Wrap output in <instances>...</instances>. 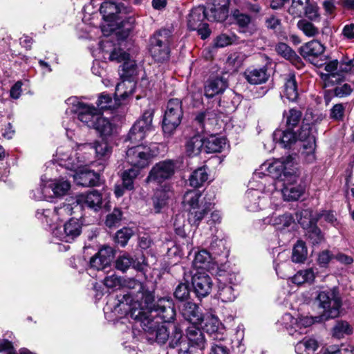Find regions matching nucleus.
Wrapping results in <instances>:
<instances>
[{
	"label": "nucleus",
	"instance_id": "1",
	"mask_svg": "<svg viewBox=\"0 0 354 354\" xmlns=\"http://www.w3.org/2000/svg\"><path fill=\"white\" fill-rule=\"evenodd\" d=\"M124 286L130 290L129 292L120 294L114 299L117 300L113 308L111 307L112 297L107 301V308L114 312H118L119 308L123 309L125 313H129L132 317V312L134 309H140L142 306L148 307L153 301V295L151 292L145 289L142 283L133 279L129 278L124 281Z\"/></svg>",
	"mask_w": 354,
	"mask_h": 354
},
{
	"label": "nucleus",
	"instance_id": "2",
	"mask_svg": "<svg viewBox=\"0 0 354 354\" xmlns=\"http://www.w3.org/2000/svg\"><path fill=\"white\" fill-rule=\"evenodd\" d=\"M152 303L148 307L142 306L132 312V317L140 322L143 330H151L158 323L171 322L175 318L176 311L171 299L163 297L156 304L152 305Z\"/></svg>",
	"mask_w": 354,
	"mask_h": 354
},
{
	"label": "nucleus",
	"instance_id": "3",
	"mask_svg": "<svg viewBox=\"0 0 354 354\" xmlns=\"http://www.w3.org/2000/svg\"><path fill=\"white\" fill-rule=\"evenodd\" d=\"M297 171L295 157L292 155L273 161H266L254 172L251 184L254 185V183L263 181V178L269 177L273 180L277 190L279 187L278 184L286 180L288 178H295Z\"/></svg>",
	"mask_w": 354,
	"mask_h": 354
},
{
	"label": "nucleus",
	"instance_id": "4",
	"mask_svg": "<svg viewBox=\"0 0 354 354\" xmlns=\"http://www.w3.org/2000/svg\"><path fill=\"white\" fill-rule=\"evenodd\" d=\"M68 104L73 105L71 112H74L77 120L88 128L95 129L101 136L111 135L113 126L111 122L102 116L101 111L92 104L79 101L76 97L67 100Z\"/></svg>",
	"mask_w": 354,
	"mask_h": 354
},
{
	"label": "nucleus",
	"instance_id": "5",
	"mask_svg": "<svg viewBox=\"0 0 354 354\" xmlns=\"http://www.w3.org/2000/svg\"><path fill=\"white\" fill-rule=\"evenodd\" d=\"M252 180L250 182L251 188L245 193V207L248 211L255 212L264 209L268 204V201L270 205H273L271 197L280 194L273 184V180L266 177L263 178V181L254 183V185H252Z\"/></svg>",
	"mask_w": 354,
	"mask_h": 354
},
{
	"label": "nucleus",
	"instance_id": "6",
	"mask_svg": "<svg viewBox=\"0 0 354 354\" xmlns=\"http://www.w3.org/2000/svg\"><path fill=\"white\" fill-rule=\"evenodd\" d=\"M201 193L198 190H189L183 196V205L188 212V221L192 225L198 226L205 216L211 211L214 203L205 201L200 203Z\"/></svg>",
	"mask_w": 354,
	"mask_h": 354
},
{
	"label": "nucleus",
	"instance_id": "7",
	"mask_svg": "<svg viewBox=\"0 0 354 354\" xmlns=\"http://www.w3.org/2000/svg\"><path fill=\"white\" fill-rule=\"evenodd\" d=\"M99 46L103 52L109 53V60L117 62H123V64L120 66L119 70L121 80L134 81L137 75V65L134 60L130 59L129 54L120 48L116 47L109 51L107 48L113 47V44L111 41L108 39L101 41Z\"/></svg>",
	"mask_w": 354,
	"mask_h": 354
},
{
	"label": "nucleus",
	"instance_id": "8",
	"mask_svg": "<svg viewBox=\"0 0 354 354\" xmlns=\"http://www.w3.org/2000/svg\"><path fill=\"white\" fill-rule=\"evenodd\" d=\"M73 213L74 207L71 204L62 203L53 208L38 209L35 216L42 226L50 230L53 235V230L55 227H59V223Z\"/></svg>",
	"mask_w": 354,
	"mask_h": 354
},
{
	"label": "nucleus",
	"instance_id": "9",
	"mask_svg": "<svg viewBox=\"0 0 354 354\" xmlns=\"http://www.w3.org/2000/svg\"><path fill=\"white\" fill-rule=\"evenodd\" d=\"M171 32L168 29L155 32L149 38L148 50L152 58L158 62H164L170 56Z\"/></svg>",
	"mask_w": 354,
	"mask_h": 354
},
{
	"label": "nucleus",
	"instance_id": "10",
	"mask_svg": "<svg viewBox=\"0 0 354 354\" xmlns=\"http://www.w3.org/2000/svg\"><path fill=\"white\" fill-rule=\"evenodd\" d=\"M315 299L318 302V306L322 309L321 320H328L339 315L342 300L335 288L320 291Z\"/></svg>",
	"mask_w": 354,
	"mask_h": 354
},
{
	"label": "nucleus",
	"instance_id": "11",
	"mask_svg": "<svg viewBox=\"0 0 354 354\" xmlns=\"http://www.w3.org/2000/svg\"><path fill=\"white\" fill-rule=\"evenodd\" d=\"M183 115L182 102L177 98L170 99L167 104L162 125L165 135L171 136L175 131Z\"/></svg>",
	"mask_w": 354,
	"mask_h": 354
},
{
	"label": "nucleus",
	"instance_id": "12",
	"mask_svg": "<svg viewBox=\"0 0 354 354\" xmlns=\"http://www.w3.org/2000/svg\"><path fill=\"white\" fill-rule=\"evenodd\" d=\"M100 12L105 21L120 25L123 24L124 15L131 12V8L126 2L106 1L101 4Z\"/></svg>",
	"mask_w": 354,
	"mask_h": 354
},
{
	"label": "nucleus",
	"instance_id": "13",
	"mask_svg": "<svg viewBox=\"0 0 354 354\" xmlns=\"http://www.w3.org/2000/svg\"><path fill=\"white\" fill-rule=\"evenodd\" d=\"M153 109L149 108L145 110L140 118L131 128L124 141H129L132 144H137L142 141L146 137L147 133L153 130Z\"/></svg>",
	"mask_w": 354,
	"mask_h": 354
},
{
	"label": "nucleus",
	"instance_id": "14",
	"mask_svg": "<svg viewBox=\"0 0 354 354\" xmlns=\"http://www.w3.org/2000/svg\"><path fill=\"white\" fill-rule=\"evenodd\" d=\"M319 317L301 316L295 318L291 314L286 313L281 317V324L290 335H301L306 333V328L315 322H322Z\"/></svg>",
	"mask_w": 354,
	"mask_h": 354
},
{
	"label": "nucleus",
	"instance_id": "15",
	"mask_svg": "<svg viewBox=\"0 0 354 354\" xmlns=\"http://www.w3.org/2000/svg\"><path fill=\"white\" fill-rule=\"evenodd\" d=\"M299 174L298 171L295 172V178H288L286 180H283L281 183V188L277 191L279 192V195H273L271 199L273 200L272 202L273 205L277 206V199L280 196H282L284 201H294L298 200L304 192L303 186L299 183Z\"/></svg>",
	"mask_w": 354,
	"mask_h": 354
},
{
	"label": "nucleus",
	"instance_id": "16",
	"mask_svg": "<svg viewBox=\"0 0 354 354\" xmlns=\"http://www.w3.org/2000/svg\"><path fill=\"white\" fill-rule=\"evenodd\" d=\"M150 148L146 145H137L129 147L126 151V160L133 168L140 169L147 167L150 162Z\"/></svg>",
	"mask_w": 354,
	"mask_h": 354
},
{
	"label": "nucleus",
	"instance_id": "17",
	"mask_svg": "<svg viewBox=\"0 0 354 354\" xmlns=\"http://www.w3.org/2000/svg\"><path fill=\"white\" fill-rule=\"evenodd\" d=\"M55 160L60 166L74 171L86 163L84 159L80 158L76 151L65 147H60L57 149Z\"/></svg>",
	"mask_w": 354,
	"mask_h": 354
},
{
	"label": "nucleus",
	"instance_id": "18",
	"mask_svg": "<svg viewBox=\"0 0 354 354\" xmlns=\"http://www.w3.org/2000/svg\"><path fill=\"white\" fill-rule=\"evenodd\" d=\"M205 8L203 6L194 8L187 17V27L190 30H197L201 39H205L210 35L208 24L204 23Z\"/></svg>",
	"mask_w": 354,
	"mask_h": 354
},
{
	"label": "nucleus",
	"instance_id": "19",
	"mask_svg": "<svg viewBox=\"0 0 354 354\" xmlns=\"http://www.w3.org/2000/svg\"><path fill=\"white\" fill-rule=\"evenodd\" d=\"M176 165L171 160L160 161L155 164L150 170L146 179L147 183L160 184L169 179L175 173Z\"/></svg>",
	"mask_w": 354,
	"mask_h": 354
},
{
	"label": "nucleus",
	"instance_id": "20",
	"mask_svg": "<svg viewBox=\"0 0 354 354\" xmlns=\"http://www.w3.org/2000/svg\"><path fill=\"white\" fill-rule=\"evenodd\" d=\"M204 334L198 328L192 326L187 329L186 344H183V350L186 354H198L205 348Z\"/></svg>",
	"mask_w": 354,
	"mask_h": 354
},
{
	"label": "nucleus",
	"instance_id": "21",
	"mask_svg": "<svg viewBox=\"0 0 354 354\" xmlns=\"http://www.w3.org/2000/svg\"><path fill=\"white\" fill-rule=\"evenodd\" d=\"M82 232V225L78 219L71 218L66 222L63 229L61 227H55L53 230V240L52 241H62L71 242L77 238Z\"/></svg>",
	"mask_w": 354,
	"mask_h": 354
},
{
	"label": "nucleus",
	"instance_id": "22",
	"mask_svg": "<svg viewBox=\"0 0 354 354\" xmlns=\"http://www.w3.org/2000/svg\"><path fill=\"white\" fill-rule=\"evenodd\" d=\"M77 147L80 151L93 150L97 160H105L112 153V146L104 138L91 143L80 144Z\"/></svg>",
	"mask_w": 354,
	"mask_h": 354
},
{
	"label": "nucleus",
	"instance_id": "23",
	"mask_svg": "<svg viewBox=\"0 0 354 354\" xmlns=\"http://www.w3.org/2000/svg\"><path fill=\"white\" fill-rule=\"evenodd\" d=\"M102 203V195L97 191L93 190L88 193L77 196L75 202L71 205L74 209L88 207L97 210L101 207Z\"/></svg>",
	"mask_w": 354,
	"mask_h": 354
},
{
	"label": "nucleus",
	"instance_id": "24",
	"mask_svg": "<svg viewBox=\"0 0 354 354\" xmlns=\"http://www.w3.org/2000/svg\"><path fill=\"white\" fill-rule=\"evenodd\" d=\"M192 284L196 297L202 298L210 293L212 281L209 276L206 273L197 272L192 276Z\"/></svg>",
	"mask_w": 354,
	"mask_h": 354
},
{
	"label": "nucleus",
	"instance_id": "25",
	"mask_svg": "<svg viewBox=\"0 0 354 354\" xmlns=\"http://www.w3.org/2000/svg\"><path fill=\"white\" fill-rule=\"evenodd\" d=\"M297 136V140L306 142L303 145V147L306 150L304 153H306V161L313 162L315 160V138L311 133L310 127L308 124L303 125Z\"/></svg>",
	"mask_w": 354,
	"mask_h": 354
},
{
	"label": "nucleus",
	"instance_id": "26",
	"mask_svg": "<svg viewBox=\"0 0 354 354\" xmlns=\"http://www.w3.org/2000/svg\"><path fill=\"white\" fill-rule=\"evenodd\" d=\"M112 259V248L103 247L91 258L90 267L97 270H102L110 266Z\"/></svg>",
	"mask_w": 354,
	"mask_h": 354
},
{
	"label": "nucleus",
	"instance_id": "27",
	"mask_svg": "<svg viewBox=\"0 0 354 354\" xmlns=\"http://www.w3.org/2000/svg\"><path fill=\"white\" fill-rule=\"evenodd\" d=\"M324 50V46L318 40L313 39L301 46L299 53L304 59L314 63Z\"/></svg>",
	"mask_w": 354,
	"mask_h": 354
},
{
	"label": "nucleus",
	"instance_id": "28",
	"mask_svg": "<svg viewBox=\"0 0 354 354\" xmlns=\"http://www.w3.org/2000/svg\"><path fill=\"white\" fill-rule=\"evenodd\" d=\"M262 222L265 225H271L277 230L282 232L288 228L294 223V218L289 213L282 215L272 214L271 216L264 218Z\"/></svg>",
	"mask_w": 354,
	"mask_h": 354
},
{
	"label": "nucleus",
	"instance_id": "29",
	"mask_svg": "<svg viewBox=\"0 0 354 354\" xmlns=\"http://www.w3.org/2000/svg\"><path fill=\"white\" fill-rule=\"evenodd\" d=\"M193 266L196 269H204L212 272L216 267V263L210 253L206 250H199L196 253Z\"/></svg>",
	"mask_w": 354,
	"mask_h": 354
},
{
	"label": "nucleus",
	"instance_id": "30",
	"mask_svg": "<svg viewBox=\"0 0 354 354\" xmlns=\"http://www.w3.org/2000/svg\"><path fill=\"white\" fill-rule=\"evenodd\" d=\"M273 142L281 147L290 148L297 141V133L287 128L286 130L277 129L272 134Z\"/></svg>",
	"mask_w": 354,
	"mask_h": 354
},
{
	"label": "nucleus",
	"instance_id": "31",
	"mask_svg": "<svg viewBox=\"0 0 354 354\" xmlns=\"http://www.w3.org/2000/svg\"><path fill=\"white\" fill-rule=\"evenodd\" d=\"M339 62L337 59H333L328 62L325 66V71L328 74H323L322 79L325 82L326 86L339 83L343 80V75L339 71Z\"/></svg>",
	"mask_w": 354,
	"mask_h": 354
},
{
	"label": "nucleus",
	"instance_id": "32",
	"mask_svg": "<svg viewBox=\"0 0 354 354\" xmlns=\"http://www.w3.org/2000/svg\"><path fill=\"white\" fill-rule=\"evenodd\" d=\"M181 313L186 320L193 324H199L203 321L199 307L193 302L185 303L181 308Z\"/></svg>",
	"mask_w": 354,
	"mask_h": 354
},
{
	"label": "nucleus",
	"instance_id": "33",
	"mask_svg": "<svg viewBox=\"0 0 354 354\" xmlns=\"http://www.w3.org/2000/svg\"><path fill=\"white\" fill-rule=\"evenodd\" d=\"M75 183L83 187L95 186L99 181V174L93 171L83 169L73 174Z\"/></svg>",
	"mask_w": 354,
	"mask_h": 354
},
{
	"label": "nucleus",
	"instance_id": "34",
	"mask_svg": "<svg viewBox=\"0 0 354 354\" xmlns=\"http://www.w3.org/2000/svg\"><path fill=\"white\" fill-rule=\"evenodd\" d=\"M247 81L251 84H261L266 82L270 74L266 66L248 68L244 73Z\"/></svg>",
	"mask_w": 354,
	"mask_h": 354
},
{
	"label": "nucleus",
	"instance_id": "35",
	"mask_svg": "<svg viewBox=\"0 0 354 354\" xmlns=\"http://www.w3.org/2000/svg\"><path fill=\"white\" fill-rule=\"evenodd\" d=\"M299 222L304 228L308 227L306 236L313 245H319L324 241V236L321 230L312 220H310L309 223H306L301 218Z\"/></svg>",
	"mask_w": 354,
	"mask_h": 354
},
{
	"label": "nucleus",
	"instance_id": "36",
	"mask_svg": "<svg viewBox=\"0 0 354 354\" xmlns=\"http://www.w3.org/2000/svg\"><path fill=\"white\" fill-rule=\"evenodd\" d=\"M161 323H158L151 330H144L148 333L147 338L150 341H156L158 344H164L167 340H169V335L167 328Z\"/></svg>",
	"mask_w": 354,
	"mask_h": 354
},
{
	"label": "nucleus",
	"instance_id": "37",
	"mask_svg": "<svg viewBox=\"0 0 354 354\" xmlns=\"http://www.w3.org/2000/svg\"><path fill=\"white\" fill-rule=\"evenodd\" d=\"M49 187L56 197L66 195L71 188L70 182L64 177L49 180Z\"/></svg>",
	"mask_w": 354,
	"mask_h": 354
},
{
	"label": "nucleus",
	"instance_id": "38",
	"mask_svg": "<svg viewBox=\"0 0 354 354\" xmlns=\"http://www.w3.org/2000/svg\"><path fill=\"white\" fill-rule=\"evenodd\" d=\"M135 87V81L122 80V82L116 85L115 96L120 99V102L124 100L133 94Z\"/></svg>",
	"mask_w": 354,
	"mask_h": 354
},
{
	"label": "nucleus",
	"instance_id": "39",
	"mask_svg": "<svg viewBox=\"0 0 354 354\" xmlns=\"http://www.w3.org/2000/svg\"><path fill=\"white\" fill-rule=\"evenodd\" d=\"M96 104L97 109L102 112V111L104 110L117 109L122 104V102H120V99L115 96L114 100H113L109 94L102 93L99 95Z\"/></svg>",
	"mask_w": 354,
	"mask_h": 354
},
{
	"label": "nucleus",
	"instance_id": "40",
	"mask_svg": "<svg viewBox=\"0 0 354 354\" xmlns=\"http://www.w3.org/2000/svg\"><path fill=\"white\" fill-rule=\"evenodd\" d=\"M131 266L137 270H142L143 265L140 261L136 262L130 255L124 254L120 256L115 261V268L122 272H125Z\"/></svg>",
	"mask_w": 354,
	"mask_h": 354
},
{
	"label": "nucleus",
	"instance_id": "41",
	"mask_svg": "<svg viewBox=\"0 0 354 354\" xmlns=\"http://www.w3.org/2000/svg\"><path fill=\"white\" fill-rule=\"evenodd\" d=\"M183 344H186V337H183L182 330L175 326L169 338V346L171 348H177L178 354H186L183 350Z\"/></svg>",
	"mask_w": 354,
	"mask_h": 354
},
{
	"label": "nucleus",
	"instance_id": "42",
	"mask_svg": "<svg viewBox=\"0 0 354 354\" xmlns=\"http://www.w3.org/2000/svg\"><path fill=\"white\" fill-rule=\"evenodd\" d=\"M221 77L219 75L210 76L205 84V95L207 98H212L218 94L221 91Z\"/></svg>",
	"mask_w": 354,
	"mask_h": 354
},
{
	"label": "nucleus",
	"instance_id": "43",
	"mask_svg": "<svg viewBox=\"0 0 354 354\" xmlns=\"http://www.w3.org/2000/svg\"><path fill=\"white\" fill-rule=\"evenodd\" d=\"M318 348V342L314 338L305 337L295 346L297 354H313Z\"/></svg>",
	"mask_w": 354,
	"mask_h": 354
},
{
	"label": "nucleus",
	"instance_id": "44",
	"mask_svg": "<svg viewBox=\"0 0 354 354\" xmlns=\"http://www.w3.org/2000/svg\"><path fill=\"white\" fill-rule=\"evenodd\" d=\"M204 139L199 135L191 138L186 144V151L189 156H196L204 151Z\"/></svg>",
	"mask_w": 354,
	"mask_h": 354
},
{
	"label": "nucleus",
	"instance_id": "45",
	"mask_svg": "<svg viewBox=\"0 0 354 354\" xmlns=\"http://www.w3.org/2000/svg\"><path fill=\"white\" fill-rule=\"evenodd\" d=\"M208 179V174L205 167H200L194 170L190 175L189 181L190 186L198 188L202 187Z\"/></svg>",
	"mask_w": 354,
	"mask_h": 354
},
{
	"label": "nucleus",
	"instance_id": "46",
	"mask_svg": "<svg viewBox=\"0 0 354 354\" xmlns=\"http://www.w3.org/2000/svg\"><path fill=\"white\" fill-rule=\"evenodd\" d=\"M315 277L313 268H308L298 271L291 279V281L297 285H302L305 283H312Z\"/></svg>",
	"mask_w": 354,
	"mask_h": 354
},
{
	"label": "nucleus",
	"instance_id": "47",
	"mask_svg": "<svg viewBox=\"0 0 354 354\" xmlns=\"http://www.w3.org/2000/svg\"><path fill=\"white\" fill-rule=\"evenodd\" d=\"M205 17L208 21L219 22L221 19V0H212L205 9Z\"/></svg>",
	"mask_w": 354,
	"mask_h": 354
},
{
	"label": "nucleus",
	"instance_id": "48",
	"mask_svg": "<svg viewBox=\"0 0 354 354\" xmlns=\"http://www.w3.org/2000/svg\"><path fill=\"white\" fill-rule=\"evenodd\" d=\"M307 254L308 250L305 243L301 240L297 241L292 249V261L297 263H304L307 258Z\"/></svg>",
	"mask_w": 354,
	"mask_h": 354
},
{
	"label": "nucleus",
	"instance_id": "49",
	"mask_svg": "<svg viewBox=\"0 0 354 354\" xmlns=\"http://www.w3.org/2000/svg\"><path fill=\"white\" fill-rule=\"evenodd\" d=\"M284 95L289 101L294 102L298 97L297 85L295 75H290L284 85Z\"/></svg>",
	"mask_w": 354,
	"mask_h": 354
},
{
	"label": "nucleus",
	"instance_id": "50",
	"mask_svg": "<svg viewBox=\"0 0 354 354\" xmlns=\"http://www.w3.org/2000/svg\"><path fill=\"white\" fill-rule=\"evenodd\" d=\"M140 173L139 169L131 168L125 170L122 174V185L127 190H132L134 188V180Z\"/></svg>",
	"mask_w": 354,
	"mask_h": 354
},
{
	"label": "nucleus",
	"instance_id": "51",
	"mask_svg": "<svg viewBox=\"0 0 354 354\" xmlns=\"http://www.w3.org/2000/svg\"><path fill=\"white\" fill-rule=\"evenodd\" d=\"M31 197L35 201L48 200L52 198L49 181L46 183H41L39 187L32 190Z\"/></svg>",
	"mask_w": 354,
	"mask_h": 354
},
{
	"label": "nucleus",
	"instance_id": "52",
	"mask_svg": "<svg viewBox=\"0 0 354 354\" xmlns=\"http://www.w3.org/2000/svg\"><path fill=\"white\" fill-rule=\"evenodd\" d=\"M277 53L283 57L285 59L294 63L299 59V57L296 53L285 43H279L276 47Z\"/></svg>",
	"mask_w": 354,
	"mask_h": 354
},
{
	"label": "nucleus",
	"instance_id": "53",
	"mask_svg": "<svg viewBox=\"0 0 354 354\" xmlns=\"http://www.w3.org/2000/svg\"><path fill=\"white\" fill-rule=\"evenodd\" d=\"M204 144L205 153L219 152L221 149V138L214 135L204 139Z\"/></svg>",
	"mask_w": 354,
	"mask_h": 354
},
{
	"label": "nucleus",
	"instance_id": "54",
	"mask_svg": "<svg viewBox=\"0 0 354 354\" xmlns=\"http://www.w3.org/2000/svg\"><path fill=\"white\" fill-rule=\"evenodd\" d=\"M310 0H292L288 13L295 17H300L304 15Z\"/></svg>",
	"mask_w": 354,
	"mask_h": 354
},
{
	"label": "nucleus",
	"instance_id": "55",
	"mask_svg": "<svg viewBox=\"0 0 354 354\" xmlns=\"http://www.w3.org/2000/svg\"><path fill=\"white\" fill-rule=\"evenodd\" d=\"M297 27L308 37H315L319 34V29L313 24L306 19L299 20L297 22Z\"/></svg>",
	"mask_w": 354,
	"mask_h": 354
},
{
	"label": "nucleus",
	"instance_id": "56",
	"mask_svg": "<svg viewBox=\"0 0 354 354\" xmlns=\"http://www.w3.org/2000/svg\"><path fill=\"white\" fill-rule=\"evenodd\" d=\"M204 320V330L207 333L216 334L219 328L220 321L218 317L212 314H209L205 316Z\"/></svg>",
	"mask_w": 354,
	"mask_h": 354
},
{
	"label": "nucleus",
	"instance_id": "57",
	"mask_svg": "<svg viewBox=\"0 0 354 354\" xmlns=\"http://www.w3.org/2000/svg\"><path fill=\"white\" fill-rule=\"evenodd\" d=\"M352 333V328L346 321H338L333 328V336L340 339Z\"/></svg>",
	"mask_w": 354,
	"mask_h": 354
},
{
	"label": "nucleus",
	"instance_id": "58",
	"mask_svg": "<svg viewBox=\"0 0 354 354\" xmlns=\"http://www.w3.org/2000/svg\"><path fill=\"white\" fill-rule=\"evenodd\" d=\"M301 112L295 109H291L286 113V127L292 129L296 127L301 121Z\"/></svg>",
	"mask_w": 354,
	"mask_h": 354
},
{
	"label": "nucleus",
	"instance_id": "59",
	"mask_svg": "<svg viewBox=\"0 0 354 354\" xmlns=\"http://www.w3.org/2000/svg\"><path fill=\"white\" fill-rule=\"evenodd\" d=\"M223 277L225 278L224 284L232 286L233 287L237 286L241 281V277L239 274L238 269L236 268H234L232 272L225 271V274H223Z\"/></svg>",
	"mask_w": 354,
	"mask_h": 354
},
{
	"label": "nucleus",
	"instance_id": "60",
	"mask_svg": "<svg viewBox=\"0 0 354 354\" xmlns=\"http://www.w3.org/2000/svg\"><path fill=\"white\" fill-rule=\"evenodd\" d=\"M132 234L133 231L131 229L124 227L117 232L115 238V241L120 246L124 247L127 245Z\"/></svg>",
	"mask_w": 354,
	"mask_h": 354
},
{
	"label": "nucleus",
	"instance_id": "61",
	"mask_svg": "<svg viewBox=\"0 0 354 354\" xmlns=\"http://www.w3.org/2000/svg\"><path fill=\"white\" fill-rule=\"evenodd\" d=\"M122 213L118 208H115L113 211L109 214L105 221V224L109 227H117L121 219Z\"/></svg>",
	"mask_w": 354,
	"mask_h": 354
},
{
	"label": "nucleus",
	"instance_id": "62",
	"mask_svg": "<svg viewBox=\"0 0 354 354\" xmlns=\"http://www.w3.org/2000/svg\"><path fill=\"white\" fill-rule=\"evenodd\" d=\"M243 61V55L239 53H233L230 54L226 61V64L231 66V70L233 71H237L241 66Z\"/></svg>",
	"mask_w": 354,
	"mask_h": 354
},
{
	"label": "nucleus",
	"instance_id": "63",
	"mask_svg": "<svg viewBox=\"0 0 354 354\" xmlns=\"http://www.w3.org/2000/svg\"><path fill=\"white\" fill-rule=\"evenodd\" d=\"M232 17L236 23L242 28L248 26L251 21V18L249 15L241 13L239 10H234L232 12Z\"/></svg>",
	"mask_w": 354,
	"mask_h": 354
},
{
	"label": "nucleus",
	"instance_id": "64",
	"mask_svg": "<svg viewBox=\"0 0 354 354\" xmlns=\"http://www.w3.org/2000/svg\"><path fill=\"white\" fill-rule=\"evenodd\" d=\"M189 295V286L186 283H180L174 291V296L179 300H184Z\"/></svg>",
	"mask_w": 354,
	"mask_h": 354
}]
</instances>
